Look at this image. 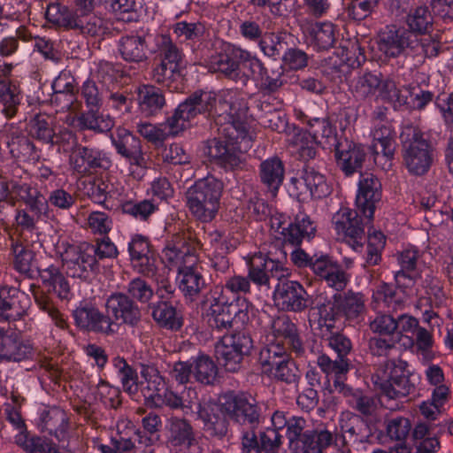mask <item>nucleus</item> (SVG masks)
I'll use <instances>...</instances> for the list:
<instances>
[{"instance_id": "45", "label": "nucleus", "mask_w": 453, "mask_h": 453, "mask_svg": "<svg viewBox=\"0 0 453 453\" xmlns=\"http://www.w3.org/2000/svg\"><path fill=\"white\" fill-rule=\"evenodd\" d=\"M0 102L3 113L8 118L14 116L20 103L19 89L7 79H0Z\"/></svg>"}, {"instance_id": "18", "label": "nucleus", "mask_w": 453, "mask_h": 453, "mask_svg": "<svg viewBox=\"0 0 453 453\" xmlns=\"http://www.w3.org/2000/svg\"><path fill=\"white\" fill-rule=\"evenodd\" d=\"M226 94L233 95L231 100H244L233 91H224L219 96L211 91H196L190 95L187 100L193 105L196 115L208 112L211 116L217 117L216 122L218 125L221 126L224 122L229 121L226 113L220 115L217 112V109L219 108V104L226 102L225 97L226 96Z\"/></svg>"}, {"instance_id": "58", "label": "nucleus", "mask_w": 453, "mask_h": 453, "mask_svg": "<svg viewBox=\"0 0 453 453\" xmlns=\"http://www.w3.org/2000/svg\"><path fill=\"white\" fill-rule=\"evenodd\" d=\"M372 300L378 304L393 310H396L402 303V298L395 288L384 282L379 284L373 291Z\"/></svg>"}, {"instance_id": "33", "label": "nucleus", "mask_w": 453, "mask_h": 453, "mask_svg": "<svg viewBox=\"0 0 453 453\" xmlns=\"http://www.w3.org/2000/svg\"><path fill=\"white\" fill-rule=\"evenodd\" d=\"M168 441L180 449H188L195 442V434L190 424L184 418L173 417L168 420Z\"/></svg>"}, {"instance_id": "27", "label": "nucleus", "mask_w": 453, "mask_h": 453, "mask_svg": "<svg viewBox=\"0 0 453 453\" xmlns=\"http://www.w3.org/2000/svg\"><path fill=\"white\" fill-rule=\"evenodd\" d=\"M426 254L420 252L416 247L411 246L403 249L398 255V263L401 270L396 273V279L410 278L416 280L420 277L426 267Z\"/></svg>"}, {"instance_id": "31", "label": "nucleus", "mask_w": 453, "mask_h": 453, "mask_svg": "<svg viewBox=\"0 0 453 453\" xmlns=\"http://www.w3.org/2000/svg\"><path fill=\"white\" fill-rule=\"evenodd\" d=\"M206 250L211 257L212 266L220 272L228 268V260L226 255L229 250V243L225 234L219 230H214L207 234Z\"/></svg>"}, {"instance_id": "12", "label": "nucleus", "mask_w": 453, "mask_h": 453, "mask_svg": "<svg viewBox=\"0 0 453 453\" xmlns=\"http://www.w3.org/2000/svg\"><path fill=\"white\" fill-rule=\"evenodd\" d=\"M338 429L345 446L342 453H350L348 445L358 449L366 443L372 435L368 424L358 415L350 411L341 413L338 420Z\"/></svg>"}, {"instance_id": "22", "label": "nucleus", "mask_w": 453, "mask_h": 453, "mask_svg": "<svg viewBox=\"0 0 453 453\" xmlns=\"http://www.w3.org/2000/svg\"><path fill=\"white\" fill-rule=\"evenodd\" d=\"M213 303L208 312V324L218 331L227 330L232 327L234 317L232 307L228 304L229 299L223 294V288L216 287L211 292Z\"/></svg>"}, {"instance_id": "14", "label": "nucleus", "mask_w": 453, "mask_h": 453, "mask_svg": "<svg viewBox=\"0 0 453 453\" xmlns=\"http://www.w3.org/2000/svg\"><path fill=\"white\" fill-rule=\"evenodd\" d=\"M403 160L410 173L422 175L432 164L431 148L421 134L413 131L412 138L404 142Z\"/></svg>"}, {"instance_id": "39", "label": "nucleus", "mask_w": 453, "mask_h": 453, "mask_svg": "<svg viewBox=\"0 0 453 453\" xmlns=\"http://www.w3.org/2000/svg\"><path fill=\"white\" fill-rule=\"evenodd\" d=\"M260 180L274 196L284 179V166L278 157H271L260 164Z\"/></svg>"}, {"instance_id": "50", "label": "nucleus", "mask_w": 453, "mask_h": 453, "mask_svg": "<svg viewBox=\"0 0 453 453\" xmlns=\"http://www.w3.org/2000/svg\"><path fill=\"white\" fill-rule=\"evenodd\" d=\"M108 95V88L92 80L86 81L81 87V96L88 109L99 110Z\"/></svg>"}, {"instance_id": "7", "label": "nucleus", "mask_w": 453, "mask_h": 453, "mask_svg": "<svg viewBox=\"0 0 453 453\" xmlns=\"http://www.w3.org/2000/svg\"><path fill=\"white\" fill-rule=\"evenodd\" d=\"M365 311V299L363 294L348 292L334 296L332 302H328L319 308V319L328 329L334 327V321L339 317L352 320L362 316Z\"/></svg>"}, {"instance_id": "62", "label": "nucleus", "mask_w": 453, "mask_h": 453, "mask_svg": "<svg viewBox=\"0 0 453 453\" xmlns=\"http://www.w3.org/2000/svg\"><path fill=\"white\" fill-rule=\"evenodd\" d=\"M411 424L409 418L395 417L386 422L387 435L393 441H404L410 434Z\"/></svg>"}, {"instance_id": "3", "label": "nucleus", "mask_w": 453, "mask_h": 453, "mask_svg": "<svg viewBox=\"0 0 453 453\" xmlns=\"http://www.w3.org/2000/svg\"><path fill=\"white\" fill-rule=\"evenodd\" d=\"M241 66L249 69L252 76L263 78L265 74V67L256 56L234 45H228L223 52L211 57L210 60V69L212 72L222 73L245 84L248 77L242 73Z\"/></svg>"}, {"instance_id": "32", "label": "nucleus", "mask_w": 453, "mask_h": 453, "mask_svg": "<svg viewBox=\"0 0 453 453\" xmlns=\"http://www.w3.org/2000/svg\"><path fill=\"white\" fill-rule=\"evenodd\" d=\"M338 32L331 22H317L308 30L309 43L317 50H326L334 47Z\"/></svg>"}, {"instance_id": "29", "label": "nucleus", "mask_w": 453, "mask_h": 453, "mask_svg": "<svg viewBox=\"0 0 453 453\" xmlns=\"http://www.w3.org/2000/svg\"><path fill=\"white\" fill-rule=\"evenodd\" d=\"M118 50L123 60L129 63H142L148 59V43L143 35H128L118 42Z\"/></svg>"}, {"instance_id": "63", "label": "nucleus", "mask_w": 453, "mask_h": 453, "mask_svg": "<svg viewBox=\"0 0 453 453\" xmlns=\"http://www.w3.org/2000/svg\"><path fill=\"white\" fill-rule=\"evenodd\" d=\"M271 372L277 380L288 384L297 383L300 379L299 370L290 357L287 358V360L283 362L276 364Z\"/></svg>"}, {"instance_id": "4", "label": "nucleus", "mask_w": 453, "mask_h": 453, "mask_svg": "<svg viewBox=\"0 0 453 453\" xmlns=\"http://www.w3.org/2000/svg\"><path fill=\"white\" fill-rule=\"evenodd\" d=\"M157 44L160 62L153 68L152 79L171 91L178 90L177 82L184 68L183 53L168 35H159Z\"/></svg>"}, {"instance_id": "26", "label": "nucleus", "mask_w": 453, "mask_h": 453, "mask_svg": "<svg viewBox=\"0 0 453 453\" xmlns=\"http://www.w3.org/2000/svg\"><path fill=\"white\" fill-rule=\"evenodd\" d=\"M111 142L118 153L127 158L132 164L140 165L143 160L141 141L128 130L118 128Z\"/></svg>"}, {"instance_id": "43", "label": "nucleus", "mask_w": 453, "mask_h": 453, "mask_svg": "<svg viewBox=\"0 0 453 453\" xmlns=\"http://www.w3.org/2000/svg\"><path fill=\"white\" fill-rule=\"evenodd\" d=\"M136 131L141 136L154 145H161L167 138L173 137L165 120L157 124L139 121L136 123Z\"/></svg>"}, {"instance_id": "6", "label": "nucleus", "mask_w": 453, "mask_h": 453, "mask_svg": "<svg viewBox=\"0 0 453 453\" xmlns=\"http://www.w3.org/2000/svg\"><path fill=\"white\" fill-rule=\"evenodd\" d=\"M270 226L276 239L295 246L299 245L303 239L313 236L316 231L314 223L303 212L296 214L293 222H289L285 214L275 212L270 218Z\"/></svg>"}, {"instance_id": "37", "label": "nucleus", "mask_w": 453, "mask_h": 453, "mask_svg": "<svg viewBox=\"0 0 453 453\" xmlns=\"http://www.w3.org/2000/svg\"><path fill=\"white\" fill-rule=\"evenodd\" d=\"M178 281L180 291L191 299L197 296L205 287V280L195 265L180 269Z\"/></svg>"}, {"instance_id": "16", "label": "nucleus", "mask_w": 453, "mask_h": 453, "mask_svg": "<svg viewBox=\"0 0 453 453\" xmlns=\"http://www.w3.org/2000/svg\"><path fill=\"white\" fill-rule=\"evenodd\" d=\"M106 311L114 322L134 327L142 320L138 305L124 293H113L106 300Z\"/></svg>"}, {"instance_id": "15", "label": "nucleus", "mask_w": 453, "mask_h": 453, "mask_svg": "<svg viewBox=\"0 0 453 453\" xmlns=\"http://www.w3.org/2000/svg\"><path fill=\"white\" fill-rule=\"evenodd\" d=\"M381 199V184L372 173L360 174L356 196V206L367 222L373 219L377 203Z\"/></svg>"}, {"instance_id": "44", "label": "nucleus", "mask_w": 453, "mask_h": 453, "mask_svg": "<svg viewBox=\"0 0 453 453\" xmlns=\"http://www.w3.org/2000/svg\"><path fill=\"white\" fill-rule=\"evenodd\" d=\"M113 365L117 371L124 391L130 395H136L140 388V383L138 382V376L135 370L122 357L114 358Z\"/></svg>"}, {"instance_id": "47", "label": "nucleus", "mask_w": 453, "mask_h": 453, "mask_svg": "<svg viewBox=\"0 0 453 453\" xmlns=\"http://www.w3.org/2000/svg\"><path fill=\"white\" fill-rule=\"evenodd\" d=\"M172 30L180 42H197L204 34V26L198 21L180 20L172 25Z\"/></svg>"}, {"instance_id": "64", "label": "nucleus", "mask_w": 453, "mask_h": 453, "mask_svg": "<svg viewBox=\"0 0 453 453\" xmlns=\"http://www.w3.org/2000/svg\"><path fill=\"white\" fill-rule=\"evenodd\" d=\"M260 453H285L282 448V435L275 429L265 428L260 433Z\"/></svg>"}, {"instance_id": "52", "label": "nucleus", "mask_w": 453, "mask_h": 453, "mask_svg": "<svg viewBox=\"0 0 453 453\" xmlns=\"http://www.w3.org/2000/svg\"><path fill=\"white\" fill-rule=\"evenodd\" d=\"M303 180L311 196L314 198L326 197L331 193V188L325 176L313 168L305 170Z\"/></svg>"}, {"instance_id": "5", "label": "nucleus", "mask_w": 453, "mask_h": 453, "mask_svg": "<svg viewBox=\"0 0 453 453\" xmlns=\"http://www.w3.org/2000/svg\"><path fill=\"white\" fill-rule=\"evenodd\" d=\"M403 360H388L372 377L375 387L388 399L404 397L414 390Z\"/></svg>"}, {"instance_id": "54", "label": "nucleus", "mask_w": 453, "mask_h": 453, "mask_svg": "<svg viewBox=\"0 0 453 453\" xmlns=\"http://www.w3.org/2000/svg\"><path fill=\"white\" fill-rule=\"evenodd\" d=\"M193 375L203 384H211L216 379L218 369L213 360L206 355H199L193 362Z\"/></svg>"}, {"instance_id": "2", "label": "nucleus", "mask_w": 453, "mask_h": 453, "mask_svg": "<svg viewBox=\"0 0 453 453\" xmlns=\"http://www.w3.org/2000/svg\"><path fill=\"white\" fill-rule=\"evenodd\" d=\"M222 191V181L213 176L197 180L186 192L191 214L203 222L211 221L219 211Z\"/></svg>"}, {"instance_id": "23", "label": "nucleus", "mask_w": 453, "mask_h": 453, "mask_svg": "<svg viewBox=\"0 0 453 453\" xmlns=\"http://www.w3.org/2000/svg\"><path fill=\"white\" fill-rule=\"evenodd\" d=\"M265 336H273V340L287 343L296 353L303 351L296 326L286 315L272 319Z\"/></svg>"}, {"instance_id": "17", "label": "nucleus", "mask_w": 453, "mask_h": 453, "mask_svg": "<svg viewBox=\"0 0 453 453\" xmlns=\"http://www.w3.org/2000/svg\"><path fill=\"white\" fill-rule=\"evenodd\" d=\"M274 301L282 310L302 311L312 302L303 287L294 280L279 284L274 291Z\"/></svg>"}, {"instance_id": "57", "label": "nucleus", "mask_w": 453, "mask_h": 453, "mask_svg": "<svg viewBox=\"0 0 453 453\" xmlns=\"http://www.w3.org/2000/svg\"><path fill=\"white\" fill-rule=\"evenodd\" d=\"M199 418L203 421L205 427L213 433L221 434L225 431V421L221 416L215 413L219 408L217 405H203L199 403L195 405Z\"/></svg>"}, {"instance_id": "49", "label": "nucleus", "mask_w": 453, "mask_h": 453, "mask_svg": "<svg viewBox=\"0 0 453 453\" xmlns=\"http://www.w3.org/2000/svg\"><path fill=\"white\" fill-rule=\"evenodd\" d=\"M380 76L372 73H365L358 76L352 84L355 96L358 98H368L376 96L380 85Z\"/></svg>"}, {"instance_id": "35", "label": "nucleus", "mask_w": 453, "mask_h": 453, "mask_svg": "<svg viewBox=\"0 0 453 453\" xmlns=\"http://www.w3.org/2000/svg\"><path fill=\"white\" fill-rule=\"evenodd\" d=\"M333 434L326 429L305 431L300 444L294 449L296 453H323L331 445Z\"/></svg>"}, {"instance_id": "9", "label": "nucleus", "mask_w": 453, "mask_h": 453, "mask_svg": "<svg viewBox=\"0 0 453 453\" xmlns=\"http://www.w3.org/2000/svg\"><path fill=\"white\" fill-rule=\"evenodd\" d=\"M358 213V211L342 207L332 218V224L338 238L347 242L355 251H360L365 241V218Z\"/></svg>"}, {"instance_id": "36", "label": "nucleus", "mask_w": 453, "mask_h": 453, "mask_svg": "<svg viewBox=\"0 0 453 453\" xmlns=\"http://www.w3.org/2000/svg\"><path fill=\"white\" fill-rule=\"evenodd\" d=\"M138 104L141 111L147 117L157 114L165 105L162 91L151 85H143L138 89Z\"/></svg>"}, {"instance_id": "13", "label": "nucleus", "mask_w": 453, "mask_h": 453, "mask_svg": "<svg viewBox=\"0 0 453 453\" xmlns=\"http://www.w3.org/2000/svg\"><path fill=\"white\" fill-rule=\"evenodd\" d=\"M76 325L84 330L112 336L119 333V324L114 322L94 306H82L73 311Z\"/></svg>"}, {"instance_id": "34", "label": "nucleus", "mask_w": 453, "mask_h": 453, "mask_svg": "<svg viewBox=\"0 0 453 453\" xmlns=\"http://www.w3.org/2000/svg\"><path fill=\"white\" fill-rule=\"evenodd\" d=\"M286 344L273 340V336H265V346L259 353V362L265 372H273L276 364L290 357Z\"/></svg>"}, {"instance_id": "10", "label": "nucleus", "mask_w": 453, "mask_h": 453, "mask_svg": "<svg viewBox=\"0 0 453 453\" xmlns=\"http://www.w3.org/2000/svg\"><path fill=\"white\" fill-rule=\"evenodd\" d=\"M58 251L66 273L73 278L86 277L96 264L95 256L90 254L86 245L82 247L63 242L58 244Z\"/></svg>"}, {"instance_id": "56", "label": "nucleus", "mask_w": 453, "mask_h": 453, "mask_svg": "<svg viewBox=\"0 0 453 453\" xmlns=\"http://www.w3.org/2000/svg\"><path fill=\"white\" fill-rule=\"evenodd\" d=\"M141 376L144 380L146 386L142 387V392L146 398V394L161 391L165 386L164 378L160 375L157 368L153 365H141ZM143 382H141V386Z\"/></svg>"}, {"instance_id": "30", "label": "nucleus", "mask_w": 453, "mask_h": 453, "mask_svg": "<svg viewBox=\"0 0 453 453\" xmlns=\"http://www.w3.org/2000/svg\"><path fill=\"white\" fill-rule=\"evenodd\" d=\"M395 134L389 126L381 125L375 127L372 133V150L376 163L380 157H384L387 161L391 160L395 154Z\"/></svg>"}, {"instance_id": "42", "label": "nucleus", "mask_w": 453, "mask_h": 453, "mask_svg": "<svg viewBox=\"0 0 453 453\" xmlns=\"http://www.w3.org/2000/svg\"><path fill=\"white\" fill-rule=\"evenodd\" d=\"M53 92H57L58 97H65V102L61 104V110L65 111L73 105L74 96V78L68 71H62L58 77H56L51 84Z\"/></svg>"}, {"instance_id": "8", "label": "nucleus", "mask_w": 453, "mask_h": 453, "mask_svg": "<svg viewBox=\"0 0 453 453\" xmlns=\"http://www.w3.org/2000/svg\"><path fill=\"white\" fill-rule=\"evenodd\" d=\"M252 348V340L245 333L238 332L224 335L215 345V355L220 365L228 372H237L244 356Z\"/></svg>"}, {"instance_id": "11", "label": "nucleus", "mask_w": 453, "mask_h": 453, "mask_svg": "<svg viewBox=\"0 0 453 453\" xmlns=\"http://www.w3.org/2000/svg\"><path fill=\"white\" fill-rule=\"evenodd\" d=\"M222 410L237 423L255 428L260 423V412L256 401L243 394L228 395L221 403Z\"/></svg>"}, {"instance_id": "19", "label": "nucleus", "mask_w": 453, "mask_h": 453, "mask_svg": "<svg viewBox=\"0 0 453 453\" xmlns=\"http://www.w3.org/2000/svg\"><path fill=\"white\" fill-rule=\"evenodd\" d=\"M418 44V36L406 29L384 32L378 42L379 50L386 58H396L409 48L415 50Z\"/></svg>"}, {"instance_id": "25", "label": "nucleus", "mask_w": 453, "mask_h": 453, "mask_svg": "<svg viewBox=\"0 0 453 453\" xmlns=\"http://www.w3.org/2000/svg\"><path fill=\"white\" fill-rule=\"evenodd\" d=\"M365 157L364 149L352 142H341L335 149L337 165L347 176L361 168Z\"/></svg>"}, {"instance_id": "51", "label": "nucleus", "mask_w": 453, "mask_h": 453, "mask_svg": "<svg viewBox=\"0 0 453 453\" xmlns=\"http://www.w3.org/2000/svg\"><path fill=\"white\" fill-rule=\"evenodd\" d=\"M86 192L93 202L99 204H104L110 199L116 198L118 195L113 184L102 178L89 182Z\"/></svg>"}, {"instance_id": "61", "label": "nucleus", "mask_w": 453, "mask_h": 453, "mask_svg": "<svg viewBox=\"0 0 453 453\" xmlns=\"http://www.w3.org/2000/svg\"><path fill=\"white\" fill-rule=\"evenodd\" d=\"M377 98L393 104L395 106L407 103V97L401 94L395 82L391 79L382 80L378 91Z\"/></svg>"}, {"instance_id": "41", "label": "nucleus", "mask_w": 453, "mask_h": 453, "mask_svg": "<svg viewBox=\"0 0 453 453\" xmlns=\"http://www.w3.org/2000/svg\"><path fill=\"white\" fill-rule=\"evenodd\" d=\"M99 110L88 109L77 118L78 127L83 130L97 133L107 132L114 126V120L108 114L98 112Z\"/></svg>"}, {"instance_id": "60", "label": "nucleus", "mask_w": 453, "mask_h": 453, "mask_svg": "<svg viewBox=\"0 0 453 453\" xmlns=\"http://www.w3.org/2000/svg\"><path fill=\"white\" fill-rule=\"evenodd\" d=\"M12 253L13 256V266L20 273H28L31 271L33 252L22 243L12 241Z\"/></svg>"}, {"instance_id": "46", "label": "nucleus", "mask_w": 453, "mask_h": 453, "mask_svg": "<svg viewBox=\"0 0 453 453\" xmlns=\"http://www.w3.org/2000/svg\"><path fill=\"white\" fill-rule=\"evenodd\" d=\"M406 24L410 32L416 35L425 34L433 25L431 12L426 6L411 9L406 16Z\"/></svg>"}, {"instance_id": "21", "label": "nucleus", "mask_w": 453, "mask_h": 453, "mask_svg": "<svg viewBox=\"0 0 453 453\" xmlns=\"http://www.w3.org/2000/svg\"><path fill=\"white\" fill-rule=\"evenodd\" d=\"M162 261L169 268H176L180 271L188 265H195L196 257L190 250L186 239L178 234L166 242L162 250Z\"/></svg>"}, {"instance_id": "38", "label": "nucleus", "mask_w": 453, "mask_h": 453, "mask_svg": "<svg viewBox=\"0 0 453 453\" xmlns=\"http://www.w3.org/2000/svg\"><path fill=\"white\" fill-rule=\"evenodd\" d=\"M39 276L44 288L55 293L59 298L68 297L70 286L68 280L56 265H50L39 270Z\"/></svg>"}, {"instance_id": "1", "label": "nucleus", "mask_w": 453, "mask_h": 453, "mask_svg": "<svg viewBox=\"0 0 453 453\" xmlns=\"http://www.w3.org/2000/svg\"><path fill=\"white\" fill-rule=\"evenodd\" d=\"M226 102L219 104L217 112L226 114L229 121L219 128L220 136L207 142L204 153L211 161L225 168L234 170L242 162V155L253 143V131L246 122L248 106L245 100H231L233 95L226 94Z\"/></svg>"}, {"instance_id": "53", "label": "nucleus", "mask_w": 453, "mask_h": 453, "mask_svg": "<svg viewBox=\"0 0 453 453\" xmlns=\"http://www.w3.org/2000/svg\"><path fill=\"white\" fill-rule=\"evenodd\" d=\"M152 317L159 326L165 328L177 330L182 325L174 307L166 302H160L153 307Z\"/></svg>"}, {"instance_id": "20", "label": "nucleus", "mask_w": 453, "mask_h": 453, "mask_svg": "<svg viewBox=\"0 0 453 453\" xmlns=\"http://www.w3.org/2000/svg\"><path fill=\"white\" fill-rule=\"evenodd\" d=\"M0 143L4 145L12 157L24 161L39 157L35 145L16 127H6L0 135Z\"/></svg>"}, {"instance_id": "24", "label": "nucleus", "mask_w": 453, "mask_h": 453, "mask_svg": "<svg viewBox=\"0 0 453 453\" xmlns=\"http://www.w3.org/2000/svg\"><path fill=\"white\" fill-rule=\"evenodd\" d=\"M35 352L33 346L13 335L0 333V360L20 362L33 358Z\"/></svg>"}, {"instance_id": "48", "label": "nucleus", "mask_w": 453, "mask_h": 453, "mask_svg": "<svg viewBox=\"0 0 453 453\" xmlns=\"http://www.w3.org/2000/svg\"><path fill=\"white\" fill-rule=\"evenodd\" d=\"M27 296L23 293H19L17 289L12 288L0 290V317L6 319L15 318L21 314V311L18 307V303L27 300Z\"/></svg>"}, {"instance_id": "55", "label": "nucleus", "mask_w": 453, "mask_h": 453, "mask_svg": "<svg viewBox=\"0 0 453 453\" xmlns=\"http://www.w3.org/2000/svg\"><path fill=\"white\" fill-rule=\"evenodd\" d=\"M71 28L79 29L82 34L95 37L103 36L108 29L104 21L95 15L74 17Z\"/></svg>"}, {"instance_id": "28", "label": "nucleus", "mask_w": 453, "mask_h": 453, "mask_svg": "<svg viewBox=\"0 0 453 453\" xmlns=\"http://www.w3.org/2000/svg\"><path fill=\"white\" fill-rule=\"evenodd\" d=\"M39 420L42 431L54 435L59 441L66 440L68 417L65 411L58 407L44 409L40 413Z\"/></svg>"}, {"instance_id": "40", "label": "nucleus", "mask_w": 453, "mask_h": 453, "mask_svg": "<svg viewBox=\"0 0 453 453\" xmlns=\"http://www.w3.org/2000/svg\"><path fill=\"white\" fill-rule=\"evenodd\" d=\"M193 105L186 99L174 110L173 115L165 119L173 136H176L191 126V121L196 117Z\"/></svg>"}, {"instance_id": "59", "label": "nucleus", "mask_w": 453, "mask_h": 453, "mask_svg": "<svg viewBox=\"0 0 453 453\" xmlns=\"http://www.w3.org/2000/svg\"><path fill=\"white\" fill-rule=\"evenodd\" d=\"M127 296L133 301H137L141 303H149L154 296V291L151 286L142 278L136 277L131 280L127 288Z\"/></svg>"}]
</instances>
